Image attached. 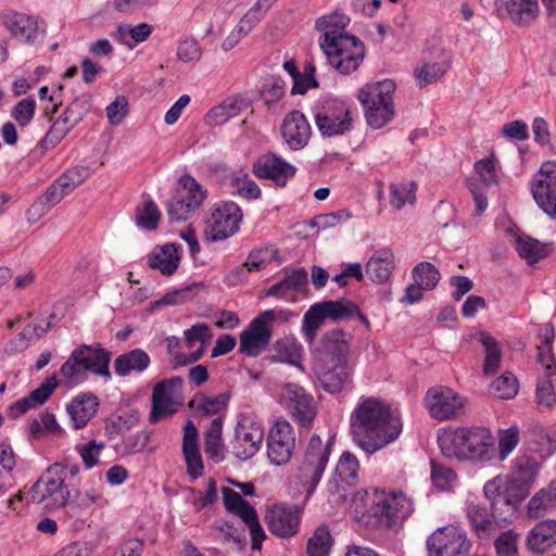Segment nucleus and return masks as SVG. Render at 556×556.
I'll list each match as a JSON object with an SVG mask.
<instances>
[{"label":"nucleus","instance_id":"nucleus-1","mask_svg":"<svg viewBox=\"0 0 556 556\" xmlns=\"http://www.w3.org/2000/svg\"><path fill=\"white\" fill-rule=\"evenodd\" d=\"M402 430L403 422L400 414L375 397L363 400L351 415L353 441L368 454L395 441Z\"/></svg>","mask_w":556,"mask_h":556},{"label":"nucleus","instance_id":"nucleus-2","mask_svg":"<svg viewBox=\"0 0 556 556\" xmlns=\"http://www.w3.org/2000/svg\"><path fill=\"white\" fill-rule=\"evenodd\" d=\"M438 444L444 456L459 460L486 463L496 454L494 437L485 427L441 430L438 433Z\"/></svg>","mask_w":556,"mask_h":556},{"label":"nucleus","instance_id":"nucleus-3","mask_svg":"<svg viewBox=\"0 0 556 556\" xmlns=\"http://www.w3.org/2000/svg\"><path fill=\"white\" fill-rule=\"evenodd\" d=\"M332 439L323 441L317 434L309 438L296 469L295 479L311 495L319 483L332 451Z\"/></svg>","mask_w":556,"mask_h":556},{"label":"nucleus","instance_id":"nucleus-4","mask_svg":"<svg viewBox=\"0 0 556 556\" xmlns=\"http://www.w3.org/2000/svg\"><path fill=\"white\" fill-rule=\"evenodd\" d=\"M28 502L56 509L70 502V491L64 483V467L51 465L28 492Z\"/></svg>","mask_w":556,"mask_h":556},{"label":"nucleus","instance_id":"nucleus-5","mask_svg":"<svg viewBox=\"0 0 556 556\" xmlns=\"http://www.w3.org/2000/svg\"><path fill=\"white\" fill-rule=\"evenodd\" d=\"M471 547L466 530L454 525L435 529L426 540L427 556H469Z\"/></svg>","mask_w":556,"mask_h":556},{"label":"nucleus","instance_id":"nucleus-6","mask_svg":"<svg viewBox=\"0 0 556 556\" xmlns=\"http://www.w3.org/2000/svg\"><path fill=\"white\" fill-rule=\"evenodd\" d=\"M316 127L323 137L341 136L353 128L351 108L339 99H327L314 114Z\"/></svg>","mask_w":556,"mask_h":556},{"label":"nucleus","instance_id":"nucleus-7","mask_svg":"<svg viewBox=\"0 0 556 556\" xmlns=\"http://www.w3.org/2000/svg\"><path fill=\"white\" fill-rule=\"evenodd\" d=\"M263 438L260 420L248 413L239 414L230 441L231 453L239 459H249L260 451Z\"/></svg>","mask_w":556,"mask_h":556},{"label":"nucleus","instance_id":"nucleus-8","mask_svg":"<svg viewBox=\"0 0 556 556\" xmlns=\"http://www.w3.org/2000/svg\"><path fill=\"white\" fill-rule=\"evenodd\" d=\"M321 50L329 64L342 75L355 72L365 58V47L355 36L345 37L331 46L326 43Z\"/></svg>","mask_w":556,"mask_h":556},{"label":"nucleus","instance_id":"nucleus-9","mask_svg":"<svg viewBox=\"0 0 556 556\" xmlns=\"http://www.w3.org/2000/svg\"><path fill=\"white\" fill-rule=\"evenodd\" d=\"M181 377H172L156 383L152 392V408L149 420L156 424L174 415L181 405Z\"/></svg>","mask_w":556,"mask_h":556},{"label":"nucleus","instance_id":"nucleus-10","mask_svg":"<svg viewBox=\"0 0 556 556\" xmlns=\"http://www.w3.org/2000/svg\"><path fill=\"white\" fill-rule=\"evenodd\" d=\"M282 314V311L267 309L252 319L240 334V352L248 356H257L265 350L271 339L270 324Z\"/></svg>","mask_w":556,"mask_h":556},{"label":"nucleus","instance_id":"nucleus-11","mask_svg":"<svg viewBox=\"0 0 556 556\" xmlns=\"http://www.w3.org/2000/svg\"><path fill=\"white\" fill-rule=\"evenodd\" d=\"M242 218L243 213L237 203L222 201L211 214L205 235L212 241L225 240L238 232Z\"/></svg>","mask_w":556,"mask_h":556},{"label":"nucleus","instance_id":"nucleus-12","mask_svg":"<svg viewBox=\"0 0 556 556\" xmlns=\"http://www.w3.org/2000/svg\"><path fill=\"white\" fill-rule=\"evenodd\" d=\"M376 525L386 529H396L413 511V502L402 492H386L381 490L378 501Z\"/></svg>","mask_w":556,"mask_h":556},{"label":"nucleus","instance_id":"nucleus-13","mask_svg":"<svg viewBox=\"0 0 556 556\" xmlns=\"http://www.w3.org/2000/svg\"><path fill=\"white\" fill-rule=\"evenodd\" d=\"M425 404L430 416L442 421L463 414L465 400L451 388L435 386L427 391Z\"/></svg>","mask_w":556,"mask_h":556},{"label":"nucleus","instance_id":"nucleus-14","mask_svg":"<svg viewBox=\"0 0 556 556\" xmlns=\"http://www.w3.org/2000/svg\"><path fill=\"white\" fill-rule=\"evenodd\" d=\"M267 456L275 466L287 464L294 452L295 434L292 426L285 419H278L267 435Z\"/></svg>","mask_w":556,"mask_h":556},{"label":"nucleus","instance_id":"nucleus-15","mask_svg":"<svg viewBox=\"0 0 556 556\" xmlns=\"http://www.w3.org/2000/svg\"><path fill=\"white\" fill-rule=\"evenodd\" d=\"M536 204L556 219V162H544L531 182Z\"/></svg>","mask_w":556,"mask_h":556},{"label":"nucleus","instance_id":"nucleus-16","mask_svg":"<svg viewBox=\"0 0 556 556\" xmlns=\"http://www.w3.org/2000/svg\"><path fill=\"white\" fill-rule=\"evenodd\" d=\"M301 509L295 505L275 504L265 515L269 531L279 538H290L298 533Z\"/></svg>","mask_w":556,"mask_h":556},{"label":"nucleus","instance_id":"nucleus-17","mask_svg":"<svg viewBox=\"0 0 556 556\" xmlns=\"http://www.w3.org/2000/svg\"><path fill=\"white\" fill-rule=\"evenodd\" d=\"M280 134L283 142L292 151L305 148L312 136V127L306 116L299 110H292L282 119Z\"/></svg>","mask_w":556,"mask_h":556},{"label":"nucleus","instance_id":"nucleus-18","mask_svg":"<svg viewBox=\"0 0 556 556\" xmlns=\"http://www.w3.org/2000/svg\"><path fill=\"white\" fill-rule=\"evenodd\" d=\"M252 170L258 178L270 179L276 186L285 187L295 175L296 167L274 153H267L254 162Z\"/></svg>","mask_w":556,"mask_h":556},{"label":"nucleus","instance_id":"nucleus-19","mask_svg":"<svg viewBox=\"0 0 556 556\" xmlns=\"http://www.w3.org/2000/svg\"><path fill=\"white\" fill-rule=\"evenodd\" d=\"M317 352L325 364H348L350 355L348 334L339 328L326 331L320 338Z\"/></svg>","mask_w":556,"mask_h":556},{"label":"nucleus","instance_id":"nucleus-20","mask_svg":"<svg viewBox=\"0 0 556 556\" xmlns=\"http://www.w3.org/2000/svg\"><path fill=\"white\" fill-rule=\"evenodd\" d=\"M4 24L15 38L27 43H35L46 33L43 22L33 15L20 12L7 14Z\"/></svg>","mask_w":556,"mask_h":556},{"label":"nucleus","instance_id":"nucleus-21","mask_svg":"<svg viewBox=\"0 0 556 556\" xmlns=\"http://www.w3.org/2000/svg\"><path fill=\"white\" fill-rule=\"evenodd\" d=\"M86 111L80 101H73L65 112L53 122L45 136L43 144L46 147L56 146L83 119Z\"/></svg>","mask_w":556,"mask_h":556},{"label":"nucleus","instance_id":"nucleus-22","mask_svg":"<svg viewBox=\"0 0 556 556\" xmlns=\"http://www.w3.org/2000/svg\"><path fill=\"white\" fill-rule=\"evenodd\" d=\"M182 454L188 476L191 480H197L203 475L204 465L199 447V432L191 420L184 426Z\"/></svg>","mask_w":556,"mask_h":556},{"label":"nucleus","instance_id":"nucleus-23","mask_svg":"<svg viewBox=\"0 0 556 556\" xmlns=\"http://www.w3.org/2000/svg\"><path fill=\"white\" fill-rule=\"evenodd\" d=\"M283 396L294 419L302 426H308L316 414L313 397L296 384H287Z\"/></svg>","mask_w":556,"mask_h":556},{"label":"nucleus","instance_id":"nucleus-24","mask_svg":"<svg viewBox=\"0 0 556 556\" xmlns=\"http://www.w3.org/2000/svg\"><path fill=\"white\" fill-rule=\"evenodd\" d=\"M80 365L86 372H92L97 376L109 379L111 353L103 349L100 344H83L74 350Z\"/></svg>","mask_w":556,"mask_h":556},{"label":"nucleus","instance_id":"nucleus-25","mask_svg":"<svg viewBox=\"0 0 556 556\" xmlns=\"http://www.w3.org/2000/svg\"><path fill=\"white\" fill-rule=\"evenodd\" d=\"M283 274V278L273 285L266 291V295L294 301L298 294L306 290L308 283L307 273L304 268H286Z\"/></svg>","mask_w":556,"mask_h":556},{"label":"nucleus","instance_id":"nucleus-26","mask_svg":"<svg viewBox=\"0 0 556 556\" xmlns=\"http://www.w3.org/2000/svg\"><path fill=\"white\" fill-rule=\"evenodd\" d=\"M349 22L350 18L339 11L319 17L316 21V28L323 33L319 38L320 48H326V43L331 46L345 37H351L352 35L345 31Z\"/></svg>","mask_w":556,"mask_h":556},{"label":"nucleus","instance_id":"nucleus-27","mask_svg":"<svg viewBox=\"0 0 556 556\" xmlns=\"http://www.w3.org/2000/svg\"><path fill=\"white\" fill-rule=\"evenodd\" d=\"M251 104L245 93H237L225 99L218 105L212 108L205 115V123L210 126L223 125L232 117L239 115Z\"/></svg>","mask_w":556,"mask_h":556},{"label":"nucleus","instance_id":"nucleus-28","mask_svg":"<svg viewBox=\"0 0 556 556\" xmlns=\"http://www.w3.org/2000/svg\"><path fill=\"white\" fill-rule=\"evenodd\" d=\"M526 545L535 554H545L556 547V520L546 519L538 522L529 530Z\"/></svg>","mask_w":556,"mask_h":556},{"label":"nucleus","instance_id":"nucleus-29","mask_svg":"<svg viewBox=\"0 0 556 556\" xmlns=\"http://www.w3.org/2000/svg\"><path fill=\"white\" fill-rule=\"evenodd\" d=\"M99 406L98 397L91 393H83L74 397L67 405L66 412L75 429L84 428L96 415Z\"/></svg>","mask_w":556,"mask_h":556},{"label":"nucleus","instance_id":"nucleus-30","mask_svg":"<svg viewBox=\"0 0 556 556\" xmlns=\"http://www.w3.org/2000/svg\"><path fill=\"white\" fill-rule=\"evenodd\" d=\"M467 518L470 528L481 541H490L497 532V523L492 518L486 507L478 504H470L467 507Z\"/></svg>","mask_w":556,"mask_h":556},{"label":"nucleus","instance_id":"nucleus-31","mask_svg":"<svg viewBox=\"0 0 556 556\" xmlns=\"http://www.w3.org/2000/svg\"><path fill=\"white\" fill-rule=\"evenodd\" d=\"M149 266L162 275L172 276L180 263V248L175 243H166L154 249L148 258Z\"/></svg>","mask_w":556,"mask_h":556},{"label":"nucleus","instance_id":"nucleus-32","mask_svg":"<svg viewBox=\"0 0 556 556\" xmlns=\"http://www.w3.org/2000/svg\"><path fill=\"white\" fill-rule=\"evenodd\" d=\"M395 83L391 79L369 83L361 88L358 100L363 105H394Z\"/></svg>","mask_w":556,"mask_h":556},{"label":"nucleus","instance_id":"nucleus-33","mask_svg":"<svg viewBox=\"0 0 556 556\" xmlns=\"http://www.w3.org/2000/svg\"><path fill=\"white\" fill-rule=\"evenodd\" d=\"M381 490L371 488L363 492H357L352 501V509L357 520L366 523L372 522L376 525L378 516V501L380 498Z\"/></svg>","mask_w":556,"mask_h":556},{"label":"nucleus","instance_id":"nucleus-34","mask_svg":"<svg viewBox=\"0 0 556 556\" xmlns=\"http://www.w3.org/2000/svg\"><path fill=\"white\" fill-rule=\"evenodd\" d=\"M393 269L394 254L389 249L376 251L366 264V274L376 283L388 281Z\"/></svg>","mask_w":556,"mask_h":556},{"label":"nucleus","instance_id":"nucleus-35","mask_svg":"<svg viewBox=\"0 0 556 556\" xmlns=\"http://www.w3.org/2000/svg\"><path fill=\"white\" fill-rule=\"evenodd\" d=\"M60 185L61 184L55 179L47 188L45 193L28 208L27 216L29 222L38 220L70 194Z\"/></svg>","mask_w":556,"mask_h":556},{"label":"nucleus","instance_id":"nucleus-36","mask_svg":"<svg viewBox=\"0 0 556 556\" xmlns=\"http://www.w3.org/2000/svg\"><path fill=\"white\" fill-rule=\"evenodd\" d=\"M186 345L189 349L197 348L182 363L191 364L201 358L212 341V331L206 324H197L185 331Z\"/></svg>","mask_w":556,"mask_h":556},{"label":"nucleus","instance_id":"nucleus-37","mask_svg":"<svg viewBox=\"0 0 556 556\" xmlns=\"http://www.w3.org/2000/svg\"><path fill=\"white\" fill-rule=\"evenodd\" d=\"M229 399V392H223L214 396L199 392L189 402V407L199 416L218 415L227 408Z\"/></svg>","mask_w":556,"mask_h":556},{"label":"nucleus","instance_id":"nucleus-38","mask_svg":"<svg viewBox=\"0 0 556 556\" xmlns=\"http://www.w3.org/2000/svg\"><path fill=\"white\" fill-rule=\"evenodd\" d=\"M150 356L141 349H135L124 354L118 355L114 361L115 372L125 377L130 372H142L150 365Z\"/></svg>","mask_w":556,"mask_h":556},{"label":"nucleus","instance_id":"nucleus-39","mask_svg":"<svg viewBox=\"0 0 556 556\" xmlns=\"http://www.w3.org/2000/svg\"><path fill=\"white\" fill-rule=\"evenodd\" d=\"M59 384L60 382L56 378V375L53 374L51 377L47 378L37 389L31 391L27 396L18 400L14 407L21 414H24L30 408H35L45 404Z\"/></svg>","mask_w":556,"mask_h":556},{"label":"nucleus","instance_id":"nucleus-40","mask_svg":"<svg viewBox=\"0 0 556 556\" xmlns=\"http://www.w3.org/2000/svg\"><path fill=\"white\" fill-rule=\"evenodd\" d=\"M151 34L152 26L148 23H140L135 26L119 24L112 33V38L128 49H134L137 45L146 41Z\"/></svg>","mask_w":556,"mask_h":556},{"label":"nucleus","instance_id":"nucleus-41","mask_svg":"<svg viewBox=\"0 0 556 556\" xmlns=\"http://www.w3.org/2000/svg\"><path fill=\"white\" fill-rule=\"evenodd\" d=\"M515 249L519 256L526 260L529 265H533L540 260L547 257L552 252L551 244L540 242L527 236H517L515 238Z\"/></svg>","mask_w":556,"mask_h":556},{"label":"nucleus","instance_id":"nucleus-42","mask_svg":"<svg viewBox=\"0 0 556 556\" xmlns=\"http://www.w3.org/2000/svg\"><path fill=\"white\" fill-rule=\"evenodd\" d=\"M506 9L509 18L519 26H529L539 14L538 0H509Z\"/></svg>","mask_w":556,"mask_h":556},{"label":"nucleus","instance_id":"nucleus-43","mask_svg":"<svg viewBox=\"0 0 556 556\" xmlns=\"http://www.w3.org/2000/svg\"><path fill=\"white\" fill-rule=\"evenodd\" d=\"M330 366L319 377V381L324 390L329 393L340 392L349 382L351 377L350 365L348 364H326Z\"/></svg>","mask_w":556,"mask_h":556},{"label":"nucleus","instance_id":"nucleus-44","mask_svg":"<svg viewBox=\"0 0 556 556\" xmlns=\"http://www.w3.org/2000/svg\"><path fill=\"white\" fill-rule=\"evenodd\" d=\"M76 513H90L93 507H104L108 504L101 489L77 490L67 503Z\"/></svg>","mask_w":556,"mask_h":556},{"label":"nucleus","instance_id":"nucleus-45","mask_svg":"<svg viewBox=\"0 0 556 556\" xmlns=\"http://www.w3.org/2000/svg\"><path fill=\"white\" fill-rule=\"evenodd\" d=\"M448 67L450 63L446 59H442L435 62L422 61L416 66L414 75L418 81V85L420 87H426L444 76Z\"/></svg>","mask_w":556,"mask_h":556},{"label":"nucleus","instance_id":"nucleus-46","mask_svg":"<svg viewBox=\"0 0 556 556\" xmlns=\"http://www.w3.org/2000/svg\"><path fill=\"white\" fill-rule=\"evenodd\" d=\"M181 188L177 192L178 198H182L185 206L192 212L200 208L206 197V191L191 176H184L180 179Z\"/></svg>","mask_w":556,"mask_h":556},{"label":"nucleus","instance_id":"nucleus-47","mask_svg":"<svg viewBox=\"0 0 556 556\" xmlns=\"http://www.w3.org/2000/svg\"><path fill=\"white\" fill-rule=\"evenodd\" d=\"M326 319L333 321L345 320L358 314V307L346 299H339L337 301H323L318 303Z\"/></svg>","mask_w":556,"mask_h":556},{"label":"nucleus","instance_id":"nucleus-48","mask_svg":"<svg viewBox=\"0 0 556 556\" xmlns=\"http://www.w3.org/2000/svg\"><path fill=\"white\" fill-rule=\"evenodd\" d=\"M326 320L323 311L320 309L318 303L313 304L304 314L302 319V333L304 336L305 341L312 345L316 338L318 330L321 328L324 321Z\"/></svg>","mask_w":556,"mask_h":556},{"label":"nucleus","instance_id":"nucleus-49","mask_svg":"<svg viewBox=\"0 0 556 556\" xmlns=\"http://www.w3.org/2000/svg\"><path fill=\"white\" fill-rule=\"evenodd\" d=\"M161 218V211L151 199L144 200L142 204L136 207V225L144 230H155Z\"/></svg>","mask_w":556,"mask_h":556},{"label":"nucleus","instance_id":"nucleus-50","mask_svg":"<svg viewBox=\"0 0 556 556\" xmlns=\"http://www.w3.org/2000/svg\"><path fill=\"white\" fill-rule=\"evenodd\" d=\"M480 342L485 350L483 372L485 375H494L502 362V352L498 342L485 332L480 333Z\"/></svg>","mask_w":556,"mask_h":556},{"label":"nucleus","instance_id":"nucleus-51","mask_svg":"<svg viewBox=\"0 0 556 556\" xmlns=\"http://www.w3.org/2000/svg\"><path fill=\"white\" fill-rule=\"evenodd\" d=\"M332 538L326 526H319L307 541L306 556H329Z\"/></svg>","mask_w":556,"mask_h":556},{"label":"nucleus","instance_id":"nucleus-52","mask_svg":"<svg viewBox=\"0 0 556 556\" xmlns=\"http://www.w3.org/2000/svg\"><path fill=\"white\" fill-rule=\"evenodd\" d=\"M538 470V463L530 456L521 455L515 460L514 476L521 486H530L535 481Z\"/></svg>","mask_w":556,"mask_h":556},{"label":"nucleus","instance_id":"nucleus-53","mask_svg":"<svg viewBox=\"0 0 556 556\" xmlns=\"http://www.w3.org/2000/svg\"><path fill=\"white\" fill-rule=\"evenodd\" d=\"M520 533L509 529L494 536L496 556H519Z\"/></svg>","mask_w":556,"mask_h":556},{"label":"nucleus","instance_id":"nucleus-54","mask_svg":"<svg viewBox=\"0 0 556 556\" xmlns=\"http://www.w3.org/2000/svg\"><path fill=\"white\" fill-rule=\"evenodd\" d=\"M412 275L414 281L426 290L434 289L441 278L439 269L430 262L417 264L413 268Z\"/></svg>","mask_w":556,"mask_h":556},{"label":"nucleus","instance_id":"nucleus-55","mask_svg":"<svg viewBox=\"0 0 556 556\" xmlns=\"http://www.w3.org/2000/svg\"><path fill=\"white\" fill-rule=\"evenodd\" d=\"M60 374L66 386H77L87 379V372L80 365L74 351L60 368Z\"/></svg>","mask_w":556,"mask_h":556},{"label":"nucleus","instance_id":"nucleus-56","mask_svg":"<svg viewBox=\"0 0 556 556\" xmlns=\"http://www.w3.org/2000/svg\"><path fill=\"white\" fill-rule=\"evenodd\" d=\"M520 440V429L511 426L498 431L497 435V458L504 462L517 447Z\"/></svg>","mask_w":556,"mask_h":556},{"label":"nucleus","instance_id":"nucleus-57","mask_svg":"<svg viewBox=\"0 0 556 556\" xmlns=\"http://www.w3.org/2000/svg\"><path fill=\"white\" fill-rule=\"evenodd\" d=\"M231 187L235 189L232 192L233 194L247 200H256L262 193L257 184L248 173H238L233 175L231 178Z\"/></svg>","mask_w":556,"mask_h":556},{"label":"nucleus","instance_id":"nucleus-58","mask_svg":"<svg viewBox=\"0 0 556 556\" xmlns=\"http://www.w3.org/2000/svg\"><path fill=\"white\" fill-rule=\"evenodd\" d=\"M52 327V324L48 321L46 327H42L38 324H28L22 332L17 334L14 341L11 344H15V351H24L30 344V342H35L41 339Z\"/></svg>","mask_w":556,"mask_h":556},{"label":"nucleus","instance_id":"nucleus-59","mask_svg":"<svg viewBox=\"0 0 556 556\" xmlns=\"http://www.w3.org/2000/svg\"><path fill=\"white\" fill-rule=\"evenodd\" d=\"M359 464L357 458L350 452H344L336 467L338 478L348 484H353L357 480Z\"/></svg>","mask_w":556,"mask_h":556},{"label":"nucleus","instance_id":"nucleus-60","mask_svg":"<svg viewBox=\"0 0 556 556\" xmlns=\"http://www.w3.org/2000/svg\"><path fill=\"white\" fill-rule=\"evenodd\" d=\"M365 117L371 128L380 129L394 116V105H363Z\"/></svg>","mask_w":556,"mask_h":556},{"label":"nucleus","instance_id":"nucleus-61","mask_svg":"<svg viewBox=\"0 0 556 556\" xmlns=\"http://www.w3.org/2000/svg\"><path fill=\"white\" fill-rule=\"evenodd\" d=\"M91 175L89 167L76 165L66 169L56 180L68 193H72Z\"/></svg>","mask_w":556,"mask_h":556},{"label":"nucleus","instance_id":"nucleus-62","mask_svg":"<svg viewBox=\"0 0 556 556\" xmlns=\"http://www.w3.org/2000/svg\"><path fill=\"white\" fill-rule=\"evenodd\" d=\"M416 184H392L390 186V204L401 210L406 203L415 202Z\"/></svg>","mask_w":556,"mask_h":556},{"label":"nucleus","instance_id":"nucleus-63","mask_svg":"<svg viewBox=\"0 0 556 556\" xmlns=\"http://www.w3.org/2000/svg\"><path fill=\"white\" fill-rule=\"evenodd\" d=\"M555 508L556 505L548 490L545 488L536 492L528 502V516L535 519Z\"/></svg>","mask_w":556,"mask_h":556},{"label":"nucleus","instance_id":"nucleus-64","mask_svg":"<svg viewBox=\"0 0 556 556\" xmlns=\"http://www.w3.org/2000/svg\"><path fill=\"white\" fill-rule=\"evenodd\" d=\"M176 55L184 63H197L202 58V48L197 39L185 38L178 41Z\"/></svg>","mask_w":556,"mask_h":556}]
</instances>
